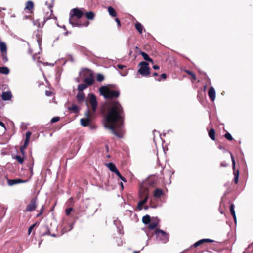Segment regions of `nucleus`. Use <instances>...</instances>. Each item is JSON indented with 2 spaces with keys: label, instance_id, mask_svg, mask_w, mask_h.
<instances>
[{
  "label": "nucleus",
  "instance_id": "f257e3e1",
  "mask_svg": "<svg viewBox=\"0 0 253 253\" xmlns=\"http://www.w3.org/2000/svg\"><path fill=\"white\" fill-rule=\"evenodd\" d=\"M124 111L121 105L118 101L113 103L112 107L107 114L103 125L112 133L119 138L123 137L122 126L124 122Z\"/></svg>",
  "mask_w": 253,
  "mask_h": 253
},
{
  "label": "nucleus",
  "instance_id": "f03ea898",
  "mask_svg": "<svg viewBox=\"0 0 253 253\" xmlns=\"http://www.w3.org/2000/svg\"><path fill=\"white\" fill-rule=\"evenodd\" d=\"M99 92L101 95L105 99H112L118 98L120 95V91L117 90H112L106 86H102L99 88Z\"/></svg>",
  "mask_w": 253,
  "mask_h": 253
},
{
  "label": "nucleus",
  "instance_id": "7ed1b4c3",
  "mask_svg": "<svg viewBox=\"0 0 253 253\" xmlns=\"http://www.w3.org/2000/svg\"><path fill=\"white\" fill-rule=\"evenodd\" d=\"M157 241L161 243H166L169 241V234L164 230L157 229L155 233Z\"/></svg>",
  "mask_w": 253,
  "mask_h": 253
},
{
  "label": "nucleus",
  "instance_id": "20e7f679",
  "mask_svg": "<svg viewBox=\"0 0 253 253\" xmlns=\"http://www.w3.org/2000/svg\"><path fill=\"white\" fill-rule=\"evenodd\" d=\"M139 197L141 199L139 201L143 205L146 203L148 199L149 190L144 185H143L140 189Z\"/></svg>",
  "mask_w": 253,
  "mask_h": 253
},
{
  "label": "nucleus",
  "instance_id": "39448f33",
  "mask_svg": "<svg viewBox=\"0 0 253 253\" xmlns=\"http://www.w3.org/2000/svg\"><path fill=\"white\" fill-rule=\"evenodd\" d=\"M141 66L138 70L139 73L142 76H147L150 74V69L148 63L145 61H142L139 63Z\"/></svg>",
  "mask_w": 253,
  "mask_h": 253
},
{
  "label": "nucleus",
  "instance_id": "423d86ee",
  "mask_svg": "<svg viewBox=\"0 0 253 253\" xmlns=\"http://www.w3.org/2000/svg\"><path fill=\"white\" fill-rule=\"evenodd\" d=\"M85 9L84 8H75L72 9L69 13L71 17H76L77 19H80L84 15Z\"/></svg>",
  "mask_w": 253,
  "mask_h": 253
},
{
  "label": "nucleus",
  "instance_id": "0eeeda50",
  "mask_svg": "<svg viewBox=\"0 0 253 253\" xmlns=\"http://www.w3.org/2000/svg\"><path fill=\"white\" fill-rule=\"evenodd\" d=\"M37 200V197L33 198L31 200L30 203L27 205L26 209V211H34L37 208L38 205Z\"/></svg>",
  "mask_w": 253,
  "mask_h": 253
},
{
  "label": "nucleus",
  "instance_id": "6e6552de",
  "mask_svg": "<svg viewBox=\"0 0 253 253\" xmlns=\"http://www.w3.org/2000/svg\"><path fill=\"white\" fill-rule=\"evenodd\" d=\"M89 102L90 105L92 107V109L93 112H95L96 110L97 106V102L96 100V96L93 94H89Z\"/></svg>",
  "mask_w": 253,
  "mask_h": 253
},
{
  "label": "nucleus",
  "instance_id": "1a4fd4ad",
  "mask_svg": "<svg viewBox=\"0 0 253 253\" xmlns=\"http://www.w3.org/2000/svg\"><path fill=\"white\" fill-rule=\"evenodd\" d=\"M31 135V132L30 131H27L26 133V138L24 141V143L23 146L20 147V151L23 155H24V149L27 147L28 144L30 141V136Z\"/></svg>",
  "mask_w": 253,
  "mask_h": 253
},
{
  "label": "nucleus",
  "instance_id": "9d476101",
  "mask_svg": "<svg viewBox=\"0 0 253 253\" xmlns=\"http://www.w3.org/2000/svg\"><path fill=\"white\" fill-rule=\"evenodd\" d=\"M159 224V219L158 217L153 218L152 220L150 222L148 225V227L150 229H155Z\"/></svg>",
  "mask_w": 253,
  "mask_h": 253
},
{
  "label": "nucleus",
  "instance_id": "9b49d317",
  "mask_svg": "<svg viewBox=\"0 0 253 253\" xmlns=\"http://www.w3.org/2000/svg\"><path fill=\"white\" fill-rule=\"evenodd\" d=\"M76 17H71L70 16L69 22V23L72 26V27H82V24L79 23L77 21V19L75 18Z\"/></svg>",
  "mask_w": 253,
  "mask_h": 253
},
{
  "label": "nucleus",
  "instance_id": "f8f14e48",
  "mask_svg": "<svg viewBox=\"0 0 253 253\" xmlns=\"http://www.w3.org/2000/svg\"><path fill=\"white\" fill-rule=\"evenodd\" d=\"M215 91L213 87L211 86L208 91V95L210 100L214 101L215 99Z\"/></svg>",
  "mask_w": 253,
  "mask_h": 253
},
{
  "label": "nucleus",
  "instance_id": "ddd939ff",
  "mask_svg": "<svg viewBox=\"0 0 253 253\" xmlns=\"http://www.w3.org/2000/svg\"><path fill=\"white\" fill-rule=\"evenodd\" d=\"M45 5L47 6L48 8V10H49L50 11V15L48 16V12H47V14L45 16L44 19L45 20H44V22H45L46 20H47L48 19L51 18L50 16L52 13V7L53 6V4L52 3L51 4H48V2L47 1H46L45 2Z\"/></svg>",
  "mask_w": 253,
  "mask_h": 253
},
{
  "label": "nucleus",
  "instance_id": "4468645a",
  "mask_svg": "<svg viewBox=\"0 0 253 253\" xmlns=\"http://www.w3.org/2000/svg\"><path fill=\"white\" fill-rule=\"evenodd\" d=\"M11 97V93L9 91L3 92L1 95L2 99L4 101H7L10 100Z\"/></svg>",
  "mask_w": 253,
  "mask_h": 253
},
{
  "label": "nucleus",
  "instance_id": "2eb2a0df",
  "mask_svg": "<svg viewBox=\"0 0 253 253\" xmlns=\"http://www.w3.org/2000/svg\"><path fill=\"white\" fill-rule=\"evenodd\" d=\"M84 82L87 85H92L94 82V79L92 75L91 74L89 77L85 78L84 80Z\"/></svg>",
  "mask_w": 253,
  "mask_h": 253
},
{
  "label": "nucleus",
  "instance_id": "dca6fc26",
  "mask_svg": "<svg viewBox=\"0 0 253 253\" xmlns=\"http://www.w3.org/2000/svg\"><path fill=\"white\" fill-rule=\"evenodd\" d=\"M24 182V181L21 179H9L7 181L8 185L12 186L18 183Z\"/></svg>",
  "mask_w": 253,
  "mask_h": 253
},
{
  "label": "nucleus",
  "instance_id": "f3484780",
  "mask_svg": "<svg viewBox=\"0 0 253 253\" xmlns=\"http://www.w3.org/2000/svg\"><path fill=\"white\" fill-rule=\"evenodd\" d=\"M81 124L84 126H87L90 123V119L87 117L86 118H82L80 120Z\"/></svg>",
  "mask_w": 253,
  "mask_h": 253
},
{
  "label": "nucleus",
  "instance_id": "a211bd4d",
  "mask_svg": "<svg viewBox=\"0 0 253 253\" xmlns=\"http://www.w3.org/2000/svg\"><path fill=\"white\" fill-rule=\"evenodd\" d=\"M163 191L159 188H157L154 191V196L155 198H160L161 196L163 195Z\"/></svg>",
  "mask_w": 253,
  "mask_h": 253
},
{
  "label": "nucleus",
  "instance_id": "6ab92c4d",
  "mask_svg": "<svg viewBox=\"0 0 253 253\" xmlns=\"http://www.w3.org/2000/svg\"><path fill=\"white\" fill-rule=\"evenodd\" d=\"M77 98L79 102H82L85 99V94L83 92H79L77 95Z\"/></svg>",
  "mask_w": 253,
  "mask_h": 253
},
{
  "label": "nucleus",
  "instance_id": "aec40b11",
  "mask_svg": "<svg viewBox=\"0 0 253 253\" xmlns=\"http://www.w3.org/2000/svg\"><path fill=\"white\" fill-rule=\"evenodd\" d=\"M106 166L112 172H115V171L117 169L116 166L113 163H107Z\"/></svg>",
  "mask_w": 253,
  "mask_h": 253
},
{
  "label": "nucleus",
  "instance_id": "412c9836",
  "mask_svg": "<svg viewBox=\"0 0 253 253\" xmlns=\"http://www.w3.org/2000/svg\"><path fill=\"white\" fill-rule=\"evenodd\" d=\"M139 54L141 55L144 60L150 62H153V60L149 56V55L145 52L140 51Z\"/></svg>",
  "mask_w": 253,
  "mask_h": 253
},
{
  "label": "nucleus",
  "instance_id": "4be33fe9",
  "mask_svg": "<svg viewBox=\"0 0 253 253\" xmlns=\"http://www.w3.org/2000/svg\"><path fill=\"white\" fill-rule=\"evenodd\" d=\"M84 14L88 20H93L95 17V14L92 11L84 12Z\"/></svg>",
  "mask_w": 253,
  "mask_h": 253
},
{
  "label": "nucleus",
  "instance_id": "5701e85b",
  "mask_svg": "<svg viewBox=\"0 0 253 253\" xmlns=\"http://www.w3.org/2000/svg\"><path fill=\"white\" fill-rule=\"evenodd\" d=\"M135 27L136 30L139 32L140 34L142 33L143 27L140 23L137 22L135 24Z\"/></svg>",
  "mask_w": 253,
  "mask_h": 253
},
{
  "label": "nucleus",
  "instance_id": "b1692460",
  "mask_svg": "<svg viewBox=\"0 0 253 253\" xmlns=\"http://www.w3.org/2000/svg\"><path fill=\"white\" fill-rule=\"evenodd\" d=\"M108 11L109 13V15L110 16H111L112 17H116L117 14H116V12L115 11V10L114 9V8H113L111 6H109L108 7Z\"/></svg>",
  "mask_w": 253,
  "mask_h": 253
},
{
  "label": "nucleus",
  "instance_id": "393cba45",
  "mask_svg": "<svg viewBox=\"0 0 253 253\" xmlns=\"http://www.w3.org/2000/svg\"><path fill=\"white\" fill-rule=\"evenodd\" d=\"M68 109L74 113H77L79 111L78 107L76 105H72L71 106L68 107Z\"/></svg>",
  "mask_w": 253,
  "mask_h": 253
},
{
  "label": "nucleus",
  "instance_id": "a878e982",
  "mask_svg": "<svg viewBox=\"0 0 253 253\" xmlns=\"http://www.w3.org/2000/svg\"><path fill=\"white\" fill-rule=\"evenodd\" d=\"M73 226L74 223H72L69 224L68 226L64 227L62 229V233L64 234L68 231H71L73 228Z\"/></svg>",
  "mask_w": 253,
  "mask_h": 253
},
{
  "label": "nucleus",
  "instance_id": "bb28decb",
  "mask_svg": "<svg viewBox=\"0 0 253 253\" xmlns=\"http://www.w3.org/2000/svg\"><path fill=\"white\" fill-rule=\"evenodd\" d=\"M0 73L4 75H7L9 73V69L7 67H0Z\"/></svg>",
  "mask_w": 253,
  "mask_h": 253
},
{
  "label": "nucleus",
  "instance_id": "cd10ccee",
  "mask_svg": "<svg viewBox=\"0 0 253 253\" xmlns=\"http://www.w3.org/2000/svg\"><path fill=\"white\" fill-rule=\"evenodd\" d=\"M113 223L115 226L117 227V228L118 229L119 232H120L122 229V226L121 225V222L120 220H119L117 218L114 220Z\"/></svg>",
  "mask_w": 253,
  "mask_h": 253
},
{
  "label": "nucleus",
  "instance_id": "c85d7f7f",
  "mask_svg": "<svg viewBox=\"0 0 253 253\" xmlns=\"http://www.w3.org/2000/svg\"><path fill=\"white\" fill-rule=\"evenodd\" d=\"M151 221V217L148 215L144 216L142 218V222L145 224H148Z\"/></svg>",
  "mask_w": 253,
  "mask_h": 253
},
{
  "label": "nucleus",
  "instance_id": "c756f323",
  "mask_svg": "<svg viewBox=\"0 0 253 253\" xmlns=\"http://www.w3.org/2000/svg\"><path fill=\"white\" fill-rule=\"evenodd\" d=\"M34 8V3L31 1L29 0L26 2V5L25 8L27 10H30L33 9Z\"/></svg>",
  "mask_w": 253,
  "mask_h": 253
},
{
  "label": "nucleus",
  "instance_id": "7c9ffc66",
  "mask_svg": "<svg viewBox=\"0 0 253 253\" xmlns=\"http://www.w3.org/2000/svg\"><path fill=\"white\" fill-rule=\"evenodd\" d=\"M233 174L234 175V181L236 184H237L238 182L239 176V170H235V169L233 170Z\"/></svg>",
  "mask_w": 253,
  "mask_h": 253
},
{
  "label": "nucleus",
  "instance_id": "2f4dec72",
  "mask_svg": "<svg viewBox=\"0 0 253 253\" xmlns=\"http://www.w3.org/2000/svg\"><path fill=\"white\" fill-rule=\"evenodd\" d=\"M209 136L210 138L213 140L215 139V130L213 128H211L209 131Z\"/></svg>",
  "mask_w": 253,
  "mask_h": 253
},
{
  "label": "nucleus",
  "instance_id": "473e14b6",
  "mask_svg": "<svg viewBox=\"0 0 253 253\" xmlns=\"http://www.w3.org/2000/svg\"><path fill=\"white\" fill-rule=\"evenodd\" d=\"M87 88V85L84 84H81L78 86L79 92H82L84 90Z\"/></svg>",
  "mask_w": 253,
  "mask_h": 253
},
{
  "label": "nucleus",
  "instance_id": "72a5a7b5",
  "mask_svg": "<svg viewBox=\"0 0 253 253\" xmlns=\"http://www.w3.org/2000/svg\"><path fill=\"white\" fill-rule=\"evenodd\" d=\"M0 49L2 53L6 52V45L5 43H0Z\"/></svg>",
  "mask_w": 253,
  "mask_h": 253
},
{
  "label": "nucleus",
  "instance_id": "f704fd0d",
  "mask_svg": "<svg viewBox=\"0 0 253 253\" xmlns=\"http://www.w3.org/2000/svg\"><path fill=\"white\" fill-rule=\"evenodd\" d=\"M104 77L102 74L98 73L96 75V80H97V81L100 82L103 81L104 80Z\"/></svg>",
  "mask_w": 253,
  "mask_h": 253
},
{
  "label": "nucleus",
  "instance_id": "c9c22d12",
  "mask_svg": "<svg viewBox=\"0 0 253 253\" xmlns=\"http://www.w3.org/2000/svg\"><path fill=\"white\" fill-rule=\"evenodd\" d=\"M15 159L20 163L22 164L24 162V159L20 155H16L15 157Z\"/></svg>",
  "mask_w": 253,
  "mask_h": 253
},
{
  "label": "nucleus",
  "instance_id": "e433bc0d",
  "mask_svg": "<svg viewBox=\"0 0 253 253\" xmlns=\"http://www.w3.org/2000/svg\"><path fill=\"white\" fill-rule=\"evenodd\" d=\"M205 242H204V240L203 239H201L199 241H198L197 242H196V243H195L193 246L194 247H197L199 246H200V245H201L202 244H203Z\"/></svg>",
  "mask_w": 253,
  "mask_h": 253
},
{
  "label": "nucleus",
  "instance_id": "4c0bfd02",
  "mask_svg": "<svg viewBox=\"0 0 253 253\" xmlns=\"http://www.w3.org/2000/svg\"><path fill=\"white\" fill-rule=\"evenodd\" d=\"M2 58L4 63L8 61L6 52L2 53Z\"/></svg>",
  "mask_w": 253,
  "mask_h": 253
},
{
  "label": "nucleus",
  "instance_id": "58836bf2",
  "mask_svg": "<svg viewBox=\"0 0 253 253\" xmlns=\"http://www.w3.org/2000/svg\"><path fill=\"white\" fill-rule=\"evenodd\" d=\"M230 212H231V214H232V215H235V210H234V204H231L230 206Z\"/></svg>",
  "mask_w": 253,
  "mask_h": 253
},
{
  "label": "nucleus",
  "instance_id": "ea45409f",
  "mask_svg": "<svg viewBox=\"0 0 253 253\" xmlns=\"http://www.w3.org/2000/svg\"><path fill=\"white\" fill-rule=\"evenodd\" d=\"M225 137L230 141H231L233 139L232 136L229 132H227L225 134Z\"/></svg>",
  "mask_w": 253,
  "mask_h": 253
},
{
  "label": "nucleus",
  "instance_id": "a19ab883",
  "mask_svg": "<svg viewBox=\"0 0 253 253\" xmlns=\"http://www.w3.org/2000/svg\"><path fill=\"white\" fill-rule=\"evenodd\" d=\"M185 72L188 74H189V75L191 76V77L194 79V80H196V76L192 72H191L189 70H185Z\"/></svg>",
  "mask_w": 253,
  "mask_h": 253
},
{
  "label": "nucleus",
  "instance_id": "79ce46f5",
  "mask_svg": "<svg viewBox=\"0 0 253 253\" xmlns=\"http://www.w3.org/2000/svg\"><path fill=\"white\" fill-rule=\"evenodd\" d=\"M230 155L232 162L233 169L234 170V169H235V161L233 155L231 153L230 154Z\"/></svg>",
  "mask_w": 253,
  "mask_h": 253
},
{
  "label": "nucleus",
  "instance_id": "37998d69",
  "mask_svg": "<svg viewBox=\"0 0 253 253\" xmlns=\"http://www.w3.org/2000/svg\"><path fill=\"white\" fill-rule=\"evenodd\" d=\"M36 225V223L32 224L31 226H30V227L28 229V235H30L31 234L32 230L33 229Z\"/></svg>",
  "mask_w": 253,
  "mask_h": 253
},
{
  "label": "nucleus",
  "instance_id": "c03bdc74",
  "mask_svg": "<svg viewBox=\"0 0 253 253\" xmlns=\"http://www.w3.org/2000/svg\"><path fill=\"white\" fill-rule=\"evenodd\" d=\"M73 211V209L72 208H69L66 209L65 210L66 215H69L70 214V212Z\"/></svg>",
  "mask_w": 253,
  "mask_h": 253
},
{
  "label": "nucleus",
  "instance_id": "a18cd8bd",
  "mask_svg": "<svg viewBox=\"0 0 253 253\" xmlns=\"http://www.w3.org/2000/svg\"><path fill=\"white\" fill-rule=\"evenodd\" d=\"M59 119H60V118L59 117H53V118H52L51 122L52 123H55V122H58L59 120Z\"/></svg>",
  "mask_w": 253,
  "mask_h": 253
},
{
  "label": "nucleus",
  "instance_id": "49530a36",
  "mask_svg": "<svg viewBox=\"0 0 253 253\" xmlns=\"http://www.w3.org/2000/svg\"><path fill=\"white\" fill-rule=\"evenodd\" d=\"M143 204L141 203L140 201L137 204V208L139 210H141L142 209V205Z\"/></svg>",
  "mask_w": 253,
  "mask_h": 253
},
{
  "label": "nucleus",
  "instance_id": "de8ad7c7",
  "mask_svg": "<svg viewBox=\"0 0 253 253\" xmlns=\"http://www.w3.org/2000/svg\"><path fill=\"white\" fill-rule=\"evenodd\" d=\"M204 242L205 243L206 242H209V243H212L213 242V240L210 239H203Z\"/></svg>",
  "mask_w": 253,
  "mask_h": 253
},
{
  "label": "nucleus",
  "instance_id": "09e8293b",
  "mask_svg": "<svg viewBox=\"0 0 253 253\" xmlns=\"http://www.w3.org/2000/svg\"><path fill=\"white\" fill-rule=\"evenodd\" d=\"M89 22L88 21H86L84 24H82V26H84L86 27L89 25Z\"/></svg>",
  "mask_w": 253,
  "mask_h": 253
},
{
  "label": "nucleus",
  "instance_id": "8fccbe9b",
  "mask_svg": "<svg viewBox=\"0 0 253 253\" xmlns=\"http://www.w3.org/2000/svg\"><path fill=\"white\" fill-rule=\"evenodd\" d=\"M45 94L47 96H51L52 95V92L50 91H46Z\"/></svg>",
  "mask_w": 253,
  "mask_h": 253
},
{
  "label": "nucleus",
  "instance_id": "3c124183",
  "mask_svg": "<svg viewBox=\"0 0 253 253\" xmlns=\"http://www.w3.org/2000/svg\"><path fill=\"white\" fill-rule=\"evenodd\" d=\"M115 20L117 22L118 26L120 27L121 26V23H120V20L118 18H117L115 19Z\"/></svg>",
  "mask_w": 253,
  "mask_h": 253
},
{
  "label": "nucleus",
  "instance_id": "603ef678",
  "mask_svg": "<svg viewBox=\"0 0 253 253\" xmlns=\"http://www.w3.org/2000/svg\"><path fill=\"white\" fill-rule=\"evenodd\" d=\"M43 206H42V209L40 211V212H39V213L37 215V216H40L42 213H43Z\"/></svg>",
  "mask_w": 253,
  "mask_h": 253
},
{
  "label": "nucleus",
  "instance_id": "864d4df0",
  "mask_svg": "<svg viewBox=\"0 0 253 253\" xmlns=\"http://www.w3.org/2000/svg\"><path fill=\"white\" fill-rule=\"evenodd\" d=\"M113 173H115L118 177H121V174H120V172L117 169L115 172H114Z\"/></svg>",
  "mask_w": 253,
  "mask_h": 253
},
{
  "label": "nucleus",
  "instance_id": "5fc2aeb1",
  "mask_svg": "<svg viewBox=\"0 0 253 253\" xmlns=\"http://www.w3.org/2000/svg\"><path fill=\"white\" fill-rule=\"evenodd\" d=\"M161 77L162 79L165 80L167 78V75L165 73H163L161 74Z\"/></svg>",
  "mask_w": 253,
  "mask_h": 253
},
{
  "label": "nucleus",
  "instance_id": "6e6d98bb",
  "mask_svg": "<svg viewBox=\"0 0 253 253\" xmlns=\"http://www.w3.org/2000/svg\"><path fill=\"white\" fill-rule=\"evenodd\" d=\"M0 126H1L4 128L6 129L5 125H4V124L2 122H1L0 121Z\"/></svg>",
  "mask_w": 253,
  "mask_h": 253
},
{
  "label": "nucleus",
  "instance_id": "4d7b16f0",
  "mask_svg": "<svg viewBox=\"0 0 253 253\" xmlns=\"http://www.w3.org/2000/svg\"><path fill=\"white\" fill-rule=\"evenodd\" d=\"M122 181H124V182H126V178L124 177H123L122 175H121V177H119Z\"/></svg>",
  "mask_w": 253,
  "mask_h": 253
},
{
  "label": "nucleus",
  "instance_id": "13d9d810",
  "mask_svg": "<svg viewBox=\"0 0 253 253\" xmlns=\"http://www.w3.org/2000/svg\"><path fill=\"white\" fill-rule=\"evenodd\" d=\"M153 68L154 69V70H157V69H159V66H158V65H154L153 66Z\"/></svg>",
  "mask_w": 253,
  "mask_h": 253
},
{
  "label": "nucleus",
  "instance_id": "bf43d9fd",
  "mask_svg": "<svg viewBox=\"0 0 253 253\" xmlns=\"http://www.w3.org/2000/svg\"><path fill=\"white\" fill-rule=\"evenodd\" d=\"M220 166L221 167H226L227 166V164H226L225 163H221L220 164Z\"/></svg>",
  "mask_w": 253,
  "mask_h": 253
},
{
  "label": "nucleus",
  "instance_id": "052dcab7",
  "mask_svg": "<svg viewBox=\"0 0 253 253\" xmlns=\"http://www.w3.org/2000/svg\"><path fill=\"white\" fill-rule=\"evenodd\" d=\"M124 67V66L122 65H118V68L120 69H123Z\"/></svg>",
  "mask_w": 253,
  "mask_h": 253
},
{
  "label": "nucleus",
  "instance_id": "680f3d73",
  "mask_svg": "<svg viewBox=\"0 0 253 253\" xmlns=\"http://www.w3.org/2000/svg\"><path fill=\"white\" fill-rule=\"evenodd\" d=\"M233 216V217L234 218V222L236 223V214H235L234 215H232Z\"/></svg>",
  "mask_w": 253,
  "mask_h": 253
},
{
  "label": "nucleus",
  "instance_id": "e2e57ef3",
  "mask_svg": "<svg viewBox=\"0 0 253 253\" xmlns=\"http://www.w3.org/2000/svg\"><path fill=\"white\" fill-rule=\"evenodd\" d=\"M233 216V217L234 218V222L236 223V214H235L234 215H232Z\"/></svg>",
  "mask_w": 253,
  "mask_h": 253
},
{
  "label": "nucleus",
  "instance_id": "0e129e2a",
  "mask_svg": "<svg viewBox=\"0 0 253 253\" xmlns=\"http://www.w3.org/2000/svg\"><path fill=\"white\" fill-rule=\"evenodd\" d=\"M42 64L45 66L49 65V63L48 62H43Z\"/></svg>",
  "mask_w": 253,
  "mask_h": 253
},
{
  "label": "nucleus",
  "instance_id": "69168bd1",
  "mask_svg": "<svg viewBox=\"0 0 253 253\" xmlns=\"http://www.w3.org/2000/svg\"><path fill=\"white\" fill-rule=\"evenodd\" d=\"M152 208H156L157 207V205L151 206H150Z\"/></svg>",
  "mask_w": 253,
  "mask_h": 253
},
{
  "label": "nucleus",
  "instance_id": "338daca9",
  "mask_svg": "<svg viewBox=\"0 0 253 253\" xmlns=\"http://www.w3.org/2000/svg\"><path fill=\"white\" fill-rule=\"evenodd\" d=\"M154 76H157L158 75V74L156 72H154L153 74Z\"/></svg>",
  "mask_w": 253,
  "mask_h": 253
},
{
  "label": "nucleus",
  "instance_id": "774afa93",
  "mask_svg": "<svg viewBox=\"0 0 253 253\" xmlns=\"http://www.w3.org/2000/svg\"><path fill=\"white\" fill-rule=\"evenodd\" d=\"M55 63H49V65L53 66L55 65Z\"/></svg>",
  "mask_w": 253,
  "mask_h": 253
}]
</instances>
